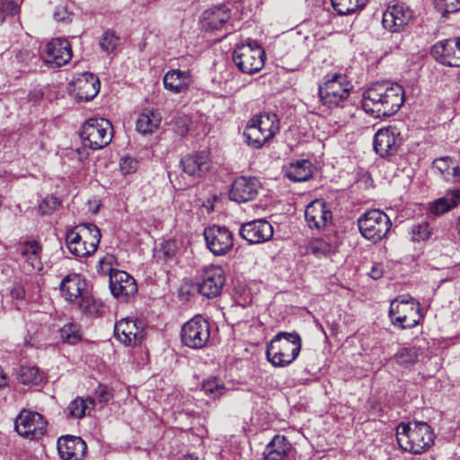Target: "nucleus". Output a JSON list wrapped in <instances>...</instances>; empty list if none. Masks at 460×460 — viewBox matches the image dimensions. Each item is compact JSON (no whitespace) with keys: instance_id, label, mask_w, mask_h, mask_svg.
<instances>
[{"instance_id":"14","label":"nucleus","mask_w":460,"mask_h":460,"mask_svg":"<svg viewBox=\"0 0 460 460\" xmlns=\"http://www.w3.org/2000/svg\"><path fill=\"white\" fill-rule=\"evenodd\" d=\"M114 334L124 345L136 347L144 341L146 331L141 321L133 318H123L116 323Z\"/></svg>"},{"instance_id":"9","label":"nucleus","mask_w":460,"mask_h":460,"mask_svg":"<svg viewBox=\"0 0 460 460\" xmlns=\"http://www.w3.org/2000/svg\"><path fill=\"white\" fill-rule=\"evenodd\" d=\"M389 316L392 323L398 324L402 329L412 328L420 319V304L412 297L395 298L390 305Z\"/></svg>"},{"instance_id":"40","label":"nucleus","mask_w":460,"mask_h":460,"mask_svg":"<svg viewBox=\"0 0 460 460\" xmlns=\"http://www.w3.org/2000/svg\"><path fill=\"white\" fill-rule=\"evenodd\" d=\"M91 224H82L75 226L74 229H70L66 233V242L69 251L72 250L73 246L76 245L83 238L88 239L92 235V229H90Z\"/></svg>"},{"instance_id":"49","label":"nucleus","mask_w":460,"mask_h":460,"mask_svg":"<svg viewBox=\"0 0 460 460\" xmlns=\"http://www.w3.org/2000/svg\"><path fill=\"white\" fill-rule=\"evenodd\" d=\"M434 4L443 15L460 10V0H434Z\"/></svg>"},{"instance_id":"38","label":"nucleus","mask_w":460,"mask_h":460,"mask_svg":"<svg viewBox=\"0 0 460 460\" xmlns=\"http://www.w3.org/2000/svg\"><path fill=\"white\" fill-rule=\"evenodd\" d=\"M177 251L176 242L174 240H167L155 248L154 257L157 261L167 262L175 258Z\"/></svg>"},{"instance_id":"37","label":"nucleus","mask_w":460,"mask_h":460,"mask_svg":"<svg viewBox=\"0 0 460 460\" xmlns=\"http://www.w3.org/2000/svg\"><path fill=\"white\" fill-rule=\"evenodd\" d=\"M17 378L23 385H37L43 380V375L39 367L26 365L20 367Z\"/></svg>"},{"instance_id":"12","label":"nucleus","mask_w":460,"mask_h":460,"mask_svg":"<svg viewBox=\"0 0 460 460\" xmlns=\"http://www.w3.org/2000/svg\"><path fill=\"white\" fill-rule=\"evenodd\" d=\"M203 234L207 248L216 256L226 254L234 246L233 234L226 226H209Z\"/></svg>"},{"instance_id":"42","label":"nucleus","mask_w":460,"mask_h":460,"mask_svg":"<svg viewBox=\"0 0 460 460\" xmlns=\"http://www.w3.org/2000/svg\"><path fill=\"white\" fill-rule=\"evenodd\" d=\"M432 233V227L426 221L412 225L410 231L411 239L413 242L427 241L431 237Z\"/></svg>"},{"instance_id":"25","label":"nucleus","mask_w":460,"mask_h":460,"mask_svg":"<svg viewBox=\"0 0 460 460\" xmlns=\"http://www.w3.org/2000/svg\"><path fill=\"white\" fill-rule=\"evenodd\" d=\"M57 444L63 460H82L87 451L86 443L80 437L63 436L58 439Z\"/></svg>"},{"instance_id":"5","label":"nucleus","mask_w":460,"mask_h":460,"mask_svg":"<svg viewBox=\"0 0 460 460\" xmlns=\"http://www.w3.org/2000/svg\"><path fill=\"white\" fill-rule=\"evenodd\" d=\"M232 58L242 72L253 74L263 67L265 51L255 40H247L235 47Z\"/></svg>"},{"instance_id":"18","label":"nucleus","mask_w":460,"mask_h":460,"mask_svg":"<svg viewBox=\"0 0 460 460\" xmlns=\"http://www.w3.org/2000/svg\"><path fill=\"white\" fill-rule=\"evenodd\" d=\"M413 13L409 6L403 3H397L387 9L383 13V25L392 32H399L403 30L411 20Z\"/></svg>"},{"instance_id":"13","label":"nucleus","mask_w":460,"mask_h":460,"mask_svg":"<svg viewBox=\"0 0 460 460\" xmlns=\"http://www.w3.org/2000/svg\"><path fill=\"white\" fill-rule=\"evenodd\" d=\"M402 144V137L395 126H388L378 129L373 141L374 150L381 157L394 155Z\"/></svg>"},{"instance_id":"57","label":"nucleus","mask_w":460,"mask_h":460,"mask_svg":"<svg viewBox=\"0 0 460 460\" xmlns=\"http://www.w3.org/2000/svg\"><path fill=\"white\" fill-rule=\"evenodd\" d=\"M176 132L181 136H185L189 132V126L186 122H182L181 125H178Z\"/></svg>"},{"instance_id":"16","label":"nucleus","mask_w":460,"mask_h":460,"mask_svg":"<svg viewBox=\"0 0 460 460\" xmlns=\"http://www.w3.org/2000/svg\"><path fill=\"white\" fill-rule=\"evenodd\" d=\"M432 57L447 66H460V38L444 40L431 48Z\"/></svg>"},{"instance_id":"60","label":"nucleus","mask_w":460,"mask_h":460,"mask_svg":"<svg viewBox=\"0 0 460 460\" xmlns=\"http://www.w3.org/2000/svg\"><path fill=\"white\" fill-rule=\"evenodd\" d=\"M187 460V459H186Z\"/></svg>"},{"instance_id":"10","label":"nucleus","mask_w":460,"mask_h":460,"mask_svg":"<svg viewBox=\"0 0 460 460\" xmlns=\"http://www.w3.org/2000/svg\"><path fill=\"white\" fill-rule=\"evenodd\" d=\"M181 342L191 349H202L210 338V326L207 320L196 315L185 323L181 331Z\"/></svg>"},{"instance_id":"56","label":"nucleus","mask_w":460,"mask_h":460,"mask_svg":"<svg viewBox=\"0 0 460 460\" xmlns=\"http://www.w3.org/2000/svg\"><path fill=\"white\" fill-rule=\"evenodd\" d=\"M97 395L100 399V402H108L110 399V394L108 393L106 387L100 385L96 391Z\"/></svg>"},{"instance_id":"53","label":"nucleus","mask_w":460,"mask_h":460,"mask_svg":"<svg viewBox=\"0 0 460 460\" xmlns=\"http://www.w3.org/2000/svg\"><path fill=\"white\" fill-rule=\"evenodd\" d=\"M10 294L13 298L23 299L25 296V288L20 283H14L10 290Z\"/></svg>"},{"instance_id":"46","label":"nucleus","mask_w":460,"mask_h":460,"mask_svg":"<svg viewBox=\"0 0 460 460\" xmlns=\"http://www.w3.org/2000/svg\"><path fill=\"white\" fill-rule=\"evenodd\" d=\"M19 11L20 6L14 0H0V24L8 15H15Z\"/></svg>"},{"instance_id":"21","label":"nucleus","mask_w":460,"mask_h":460,"mask_svg":"<svg viewBox=\"0 0 460 460\" xmlns=\"http://www.w3.org/2000/svg\"><path fill=\"white\" fill-rule=\"evenodd\" d=\"M72 58L70 43L65 39H53L45 49V63L52 67H60L67 64Z\"/></svg>"},{"instance_id":"7","label":"nucleus","mask_w":460,"mask_h":460,"mask_svg":"<svg viewBox=\"0 0 460 460\" xmlns=\"http://www.w3.org/2000/svg\"><path fill=\"white\" fill-rule=\"evenodd\" d=\"M358 226L362 236L374 243L381 241L391 228L388 216L379 209L365 212L358 219Z\"/></svg>"},{"instance_id":"20","label":"nucleus","mask_w":460,"mask_h":460,"mask_svg":"<svg viewBox=\"0 0 460 460\" xmlns=\"http://www.w3.org/2000/svg\"><path fill=\"white\" fill-rule=\"evenodd\" d=\"M46 421L38 412L22 411L15 419V429L23 437L39 438L46 430Z\"/></svg>"},{"instance_id":"31","label":"nucleus","mask_w":460,"mask_h":460,"mask_svg":"<svg viewBox=\"0 0 460 460\" xmlns=\"http://www.w3.org/2000/svg\"><path fill=\"white\" fill-rule=\"evenodd\" d=\"M90 229H92V235L88 239L80 240L69 251L71 253L77 257H85L92 255L96 251L102 236L101 231L95 225H90Z\"/></svg>"},{"instance_id":"45","label":"nucleus","mask_w":460,"mask_h":460,"mask_svg":"<svg viewBox=\"0 0 460 460\" xmlns=\"http://www.w3.org/2000/svg\"><path fill=\"white\" fill-rule=\"evenodd\" d=\"M60 336L63 341L68 344H75L81 340L80 328L76 323H66L61 328Z\"/></svg>"},{"instance_id":"54","label":"nucleus","mask_w":460,"mask_h":460,"mask_svg":"<svg viewBox=\"0 0 460 460\" xmlns=\"http://www.w3.org/2000/svg\"><path fill=\"white\" fill-rule=\"evenodd\" d=\"M384 274V266L382 263H374L371 267L369 276L373 279H379L383 277Z\"/></svg>"},{"instance_id":"41","label":"nucleus","mask_w":460,"mask_h":460,"mask_svg":"<svg viewBox=\"0 0 460 460\" xmlns=\"http://www.w3.org/2000/svg\"><path fill=\"white\" fill-rule=\"evenodd\" d=\"M333 9L341 15L349 14L363 8L367 0H331Z\"/></svg>"},{"instance_id":"34","label":"nucleus","mask_w":460,"mask_h":460,"mask_svg":"<svg viewBox=\"0 0 460 460\" xmlns=\"http://www.w3.org/2000/svg\"><path fill=\"white\" fill-rule=\"evenodd\" d=\"M161 123L159 114L154 110L145 109L137 120V130L142 135L152 134Z\"/></svg>"},{"instance_id":"23","label":"nucleus","mask_w":460,"mask_h":460,"mask_svg":"<svg viewBox=\"0 0 460 460\" xmlns=\"http://www.w3.org/2000/svg\"><path fill=\"white\" fill-rule=\"evenodd\" d=\"M261 188L260 181L254 177L236 178L229 191L230 199L237 203H245L254 199Z\"/></svg>"},{"instance_id":"27","label":"nucleus","mask_w":460,"mask_h":460,"mask_svg":"<svg viewBox=\"0 0 460 460\" xmlns=\"http://www.w3.org/2000/svg\"><path fill=\"white\" fill-rule=\"evenodd\" d=\"M192 82L190 72L180 69L169 70L163 78L164 88L175 94L187 93Z\"/></svg>"},{"instance_id":"8","label":"nucleus","mask_w":460,"mask_h":460,"mask_svg":"<svg viewBox=\"0 0 460 460\" xmlns=\"http://www.w3.org/2000/svg\"><path fill=\"white\" fill-rule=\"evenodd\" d=\"M351 90L350 83L346 75L334 74L326 80L323 85L318 88V94L323 105L329 108L339 106L345 101Z\"/></svg>"},{"instance_id":"28","label":"nucleus","mask_w":460,"mask_h":460,"mask_svg":"<svg viewBox=\"0 0 460 460\" xmlns=\"http://www.w3.org/2000/svg\"><path fill=\"white\" fill-rule=\"evenodd\" d=\"M230 17V10L226 5L214 6L203 13L201 23L206 31H219Z\"/></svg>"},{"instance_id":"55","label":"nucleus","mask_w":460,"mask_h":460,"mask_svg":"<svg viewBox=\"0 0 460 460\" xmlns=\"http://www.w3.org/2000/svg\"><path fill=\"white\" fill-rule=\"evenodd\" d=\"M449 175L452 177V179H446L447 181H451L454 182L460 181V170L458 166L455 165V163H453V165L451 166Z\"/></svg>"},{"instance_id":"43","label":"nucleus","mask_w":460,"mask_h":460,"mask_svg":"<svg viewBox=\"0 0 460 460\" xmlns=\"http://www.w3.org/2000/svg\"><path fill=\"white\" fill-rule=\"evenodd\" d=\"M202 391L213 399L219 398L226 392L224 385L216 377L208 378L202 382Z\"/></svg>"},{"instance_id":"59","label":"nucleus","mask_w":460,"mask_h":460,"mask_svg":"<svg viewBox=\"0 0 460 460\" xmlns=\"http://www.w3.org/2000/svg\"><path fill=\"white\" fill-rule=\"evenodd\" d=\"M3 204V197L0 195V207L2 206Z\"/></svg>"},{"instance_id":"52","label":"nucleus","mask_w":460,"mask_h":460,"mask_svg":"<svg viewBox=\"0 0 460 460\" xmlns=\"http://www.w3.org/2000/svg\"><path fill=\"white\" fill-rule=\"evenodd\" d=\"M72 13L68 11L66 5L59 4L56 6L53 16L58 22H69L71 21Z\"/></svg>"},{"instance_id":"50","label":"nucleus","mask_w":460,"mask_h":460,"mask_svg":"<svg viewBox=\"0 0 460 460\" xmlns=\"http://www.w3.org/2000/svg\"><path fill=\"white\" fill-rule=\"evenodd\" d=\"M61 204L58 198L50 195L47 196L42 202L39 205V212L41 215H47L52 213Z\"/></svg>"},{"instance_id":"51","label":"nucleus","mask_w":460,"mask_h":460,"mask_svg":"<svg viewBox=\"0 0 460 460\" xmlns=\"http://www.w3.org/2000/svg\"><path fill=\"white\" fill-rule=\"evenodd\" d=\"M137 165V160L130 156H124L119 161V168L124 175L136 172Z\"/></svg>"},{"instance_id":"32","label":"nucleus","mask_w":460,"mask_h":460,"mask_svg":"<svg viewBox=\"0 0 460 460\" xmlns=\"http://www.w3.org/2000/svg\"><path fill=\"white\" fill-rule=\"evenodd\" d=\"M460 204V190H448L445 196L437 199L429 204L431 214L442 215Z\"/></svg>"},{"instance_id":"1","label":"nucleus","mask_w":460,"mask_h":460,"mask_svg":"<svg viewBox=\"0 0 460 460\" xmlns=\"http://www.w3.org/2000/svg\"><path fill=\"white\" fill-rule=\"evenodd\" d=\"M404 90L390 81L376 82L363 93L362 109L375 118L395 114L404 102Z\"/></svg>"},{"instance_id":"2","label":"nucleus","mask_w":460,"mask_h":460,"mask_svg":"<svg viewBox=\"0 0 460 460\" xmlns=\"http://www.w3.org/2000/svg\"><path fill=\"white\" fill-rule=\"evenodd\" d=\"M435 435L424 421L401 422L396 428V439L400 447L418 455L426 452L434 444Z\"/></svg>"},{"instance_id":"36","label":"nucleus","mask_w":460,"mask_h":460,"mask_svg":"<svg viewBox=\"0 0 460 460\" xmlns=\"http://www.w3.org/2000/svg\"><path fill=\"white\" fill-rule=\"evenodd\" d=\"M397 364L403 367H409L419 360V349L416 346H405L400 348L394 354Z\"/></svg>"},{"instance_id":"47","label":"nucleus","mask_w":460,"mask_h":460,"mask_svg":"<svg viewBox=\"0 0 460 460\" xmlns=\"http://www.w3.org/2000/svg\"><path fill=\"white\" fill-rule=\"evenodd\" d=\"M119 39L112 31H105L101 38L100 46L107 53L112 52L119 45Z\"/></svg>"},{"instance_id":"35","label":"nucleus","mask_w":460,"mask_h":460,"mask_svg":"<svg viewBox=\"0 0 460 460\" xmlns=\"http://www.w3.org/2000/svg\"><path fill=\"white\" fill-rule=\"evenodd\" d=\"M94 407V401L91 397L83 399L77 397L73 400L67 406V415L70 418L81 419L85 416L86 411Z\"/></svg>"},{"instance_id":"24","label":"nucleus","mask_w":460,"mask_h":460,"mask_svg":"<svg viewBox=\"0 0 460 460\" xmlns=\"http://www.w3.org/2000/svg\"><path fill=\"white\" fill-rule=\"evenodd\" d=\"M296 450L288 439L276 435L268 443L263 451V460H293Z\"/></svg>"},{"instance_id":"15","label":"nucleus","mask_w":460,"mask_h":460,"mask_svg":"<svg viewBox=\"0 0 460 460\" xmlns=\"http://www.w3.org/2000/svg\"><path fill=\"white\" fill-rule=\"evenodd\" d=\"M100 81L92 73H83L69 84V93L78 102H89L99 93Z\"/></svg>"},{"instance_id":"3","label":"nucleus","mask_w":460,"mask_h":460,"mask_svg":"<svg viewBox=\"0 0 460 460\" xmlns=\"http://www.w3.org/2000/svg\"><path fill=\"white\" fill-rule=\"evenodd\" d=\"M302 348L300 335L296 332L277 333L267 345V359L277 367L290 365L298 357Z\"/></svg>"},{"instance_id":"29","label":"nucleus","mask_w":460,"mask_h":460,"mask_svg":"<svg viewBox=\"0 0 460 460\" xmlns=\"http://www.w3.org/2000/svg\"><path fill=\"white\" fill-rule=\"evenodd\" d=\"M86 288V281L78 274H69L60 283L62 296L69 302H75L81 297Z\"/></svg>"},{"instance_id":"4","label":"nucleus","mask_w":460,"mask_h":460,"mask_svg":"<svg viewBox=\"0 0 460 460\" xmlns=\"http://www.w3.org/2000/svg\"><path fill=\"white\" fill-rule=\"evenodd\" d=\"M279 130V122L274 113H263L251 119L244 128L246 143L253 148H261Z\"/></svg>"},{"instance_id":"22","label":"nucleus","mask_w":460,"mask_h":460,"mask_svg":"<svg viewBox=\"0 0 460 460\" xmlns=\"http://www.w3.org/2000/svg\"><path fill=\"white\" fill-rule=\"evenodd\" d=\"M110 288L111 294L123 300L134 296L137 291L135 279L124 270H112L110 271Z\"/></svg>"},{"instance_id":"17","label":"nucleus","mask_w":460,"mask_h":460,"mask_svg":"<svg viewBox=\"0 0 460 460\" xmlns=\"http://www.w3.org/2000/svg\"><path fill=\"white\" fill-rule=\"evenodd\" d=\"M224 270L220 266H210L204 269L202 281L198 284L199 292L208 297L217 296L225 285Z\"/></svg>"},{"instance_id":"39","label":"nucleus","mask_w":460,"mask_h":460,"mask_svg":"<svg viewBox=\"0 0 460 460\" xmlns=\"http://www.w3.org/2000/svg\"><path fill=\"white\" fill-rule=\"evenodd\" d=\"M79 306L82 313L89 317H95L100 314L102 303L93 296L84 294L81 297Z\"/></svg>"},{"instance_id":"48","label":"nucleus","mask_w":460,"mask_h":460,"mask_svg":"<svg viewBox=\"0 0 460 460\" xmlns=\"http://www.w3.org/2000/svg\"><path fill=\"white\" fill-rule=\"evenodd\" d=\"M453 159L449 156H444L433 161V167L437 169L445 179H452L449 171L453 165Z\"/></svg>"},{"instance_id":"11","label":"nucleus","mask_w":460,"mask_h":460,"mask_svg":"<svg viewBox=\"0 0 460 460\" xmlns=\"http://www.w3.org/2000/svg\"><path fill=\"white\" fill-rule=\"evenodd\" d=\"M212 166L209 152L201 150L184 155L180 161L183 174L187 175L191 183L199 181L205 176Z\"/></svg>"},{"instance_id":"19","label":"nucleus","mask_w":460,"mask_h":460,"mask_svg":"<svg viewBox=\"0 0 460 460\" xmlns=\"http://www.w3.org/2000/svg\"><path fill=\"white\" fill-rule=\"evenodd\" d=\"M239 234L249 243H261L272 238L273 226L264 219L252 220L241 226Z\"/></svg>"},{"instance_id":"30","label":"nucleus","mask_w":460,"mask_h":460,"mask_svg":"<svg viewBox=\"0 0 460 460\" xmlns=\"http://www.w3.org/2000/svg\"><path fill=\"white\" fill-rule=\"evenodd\" d=\"M41 245L36 241L24 242L17 245L16 253L20 260L28 263L29 270H35L41 269Z\"/></svg>"},{"instance_id":"44","label":"nucleus","mask_w":460,"mask_h":460,"mask_svg":"<svg viewBox=\"0 0 460 460\" xmlns=\"http://www.w3.org/2000/svg\"><path fill=\"white\" fill-rule=\"evenodd\" d=\"M306 252L315 257L327 256L332 252V245L322 238L313 239L306 245Z\"/></svg>"},{"instance_id":"33","label":"nucleus","mask_w":460,"mask_h":460,"mask_svg":"<svg viewBox=\"0 0 460 460\" xmlns=\"http://www.w3.org/2000/svg\"><path fill=\"white\" fill-rule=\"evenodd\" d=\"M312 173V164L308 160H297L285 169V175L293 181H307Z\"/></svg>"},{"instance_id":"6","label":"nucleus","mask_w":460,"mask_h":460,"mask_svg":"<svg viewBox=\"0 0 460 460\" xmlns=\"http://www.w3.org/2000/svg\"><path fill=\"white\" fill-rule=\"evenodd\" d=\"M80 136L84 146L93 150L102 149L112 139V125L106 119L91 118L83 125Z\"/></svg>"},{"instance_id":"58","label":"nucleus","mask_w":460,"mask_h":460,"mask_svg":"<svg viewBox=\"0 0 460 460\" xmlns=\"http://www.w3.org/2000/svg\"><path fill=\"white\" fill-rule=\"evenodd\" d=\"M5 385V377L4 376H0V387Z\"/></svg>"},{"instance_id":"26","label":"nucleus","mask_w":460,"mask_h":460,"mask_svg":"<svg viewBox=\"0 0 460 460\" xmlns=\"http://www.w3.org/2000/svg\"><path fill=\"white\" fill-rule=\"evenodd\" d=\"M305 217L310 228L322 229L332 220V212L325 202L316 199L312 201L305 210Z\"/></svg>"}]
</instances>
